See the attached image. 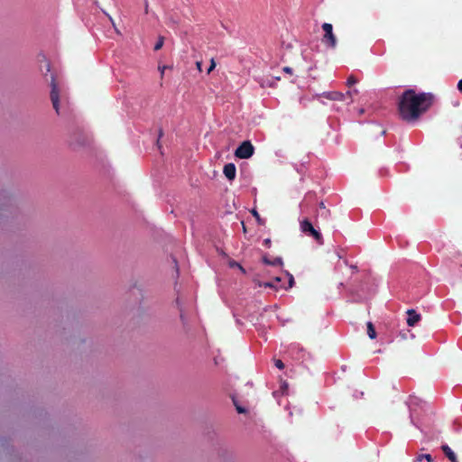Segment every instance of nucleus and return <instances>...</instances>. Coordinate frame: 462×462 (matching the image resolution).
Wrapping results in <instances>:
<instances>
[{
	"instance_id": "nucleus-13",
	"label": "nucleus",
	"mask_w": 462,
	"mask_h": 462,
	"mask_svg": "<svg viewBox=\"0 0 462 462\" xmlns=\"http://www.w3.org/2000/svg\"><path fill=\"white\" fill-rule=\"evenodd\" d=\"M433 458L430 454L419 455L413 462H432Z\"/></svg>"
},
{
	"instance_id": "nucleus-2",
	"label": "nucleus",
	"mask_w": 462,
	"mask_h": 462,
	"mask_svg": "<svg viewBox=\"0 0 462 462\" xmlns=\"http://www.w3.org/2000/svg\"><path fill=\"white\" fill-rule=\"evenodd\" d=\"M300 230L308 236L313 237L318 244L323 245V237L322 235L314 228L312 223L309 220V218H304L300 222Z\"/></svg>"
},
{
	"instance_id": "nucleus-8",
	"label": "nucleus",
	"mask_w": 462,
	"mask_h": 462,
	"mask_svg": "<svg viewBox=\"0 0 462 462\" xmlns=\"http://www.w3.org/2000/svg\"><path fill=\"white\" fill-rule=\"evenodd\" d=\"M406 313L408 316L406 322L409 327H414L421 319L420 314L417 313L415 310H408Z\"/></svg>"
},
{
	"instance_id": "nucleus-29",
	"label": "nucleus",
	"mask_w": 462,
	"mask_h": 462,
	"mask_svg": "<svg viewBox=\"0 0 462 462\" xmlns=\"http://www.w3.org/2000/svg\"><path fill=\"white\" fill-rule=\"evenodd\" d=\"M162 135H163V131H162V129L161 128V129L159 130V138H160V137H162Z\"/></svg>"
},
{
	"instance_id": "nucleus-20",
	"label": "nucleus",
	"mask_w": 462,
	"mask_h": 462,
	"mask_svg": "<svg viewBox=\"0 0 462 462\" xmlns=\"http://www.w3.org/2000/svg\"><path fill=\"white\" fill-rule=\"evenodd\" d=\"M235 405H236V411L238 413H245V408H243L242 406L237 405L236 402H235Z\"/></svg>"
},
{
	"instance_id": "nucleus-1",
	"label": "nucleus",
	"mask_w": 462,
	"mask_h": 462,
	"mask_svg": "<svg viewBox=\"0 0 462 462\" xmlns=\"http://www.w3.org/2000/svg\"><path fill=\"white\" fill-rule=\"evenodd\" d=\"M433 95L430 93H416L414 89H406L398 100V112L406 122H415L432 105Z\"/></svg>"
},
{
	"instance_id": "nucleus-28",
	"label": "nucleus",
	"mask_w": 462,
	"mask_h": 462,
	"mask_svg": "<svg viewBox=\"0 0 462 462\" xmlns=\"http://www.w3.org/2000/svg\"><path fill=\"white\" fill-rule=\"evenodd\" d=\"M148 8H149V4H148L147 1H145L144 11H145L146 14H148V11H149Z\"/></svg>"
},
{
	"instance_id": "nucleus-10",
	"label": "nucleus",
	"mask_w": 462,
	"mask_h": 462,
	"mask_svg": "<svg viewBox=\"0 0 462 462\" xmlns=\"http://www.w3.org/2000/svg\"><path fill=\"white\" fill-rule=\"evenodd\" d=\"M441 449L450 462H458L455 452L447 444L442 445Z\"/></svg>"
},
{
	"instance_id": "nucleus-15",
	"label": "nucleus",
	"mask_w": 462,
	"mask_h": 462,
	"mask_svg": "<svg viewBox=\"0 0 462 462\" xmlns=\"http://www.w3.org/2000/svg\"><path fill=\"white\" fill-rule=\"evenodd\" d=\"M164 43V38L162 36L159 37L157 42L154 45V51H159L162 48Z\"/></svg>"
},
{
	"instance_id": "nucleus-23",
	"label": "nucleus",
	"mask_w": 462,
	"mask_h": 462,
	"mask_svg": "<svg viewBox=\"0 0 462 462\" xmlns=\"http://www.w3.org/2000/svg\"><path fill=\"white\" fill-rule=\"evenodd\" d=\"M273 281L277 285H284L283 283H282V280L280 277H275Z\"/></svg>"
},
{
	"instance_id": "nucleus-24",
	"label": "nucleus",
	"mask_w": 462,
	"mask_h": 462,
	"mask_svg": "<svg viewBox=\"0 0 462 462\" xmlns=\"http://www.w3.org/2000/svg\"><path fill=\"white\" fill-rule=\"evenodd\" d=\"M282 70L288 74H292V69L290 67H284Z\"/></svg>"
},
{
	"instance_id": "nucleus-25",
	"label": "nucleus",
	"mask_w": 462,
	"mask_h": 462,
	"mask_svg": "<svg viewBox=\"0 0 462 462\" xmlns=\"http://www.w3.org/2000/svg\"><path fill=\"white\" fill-rule=\"evenodd\" d=\"M196 67H197L199 71H202V61H197L196 62Z\"/></svg>"
},
{
	"instance_id": "nucleus-11",
	"label": "nucleus",
	"mask_w": 462,
	"mask_h": 462,
	"mask_svg": "<svg viewBox=\"0 0 462 462\" xmlns=\"http://www.w3.org/2000/svg\"><path fill=\"white\" fill-rule=\"evenodd\" d=\"M263 262L267 265L272 266H282L283 262L281 257H274L273 259H270L268 256L264 255L263 257Z\"/></svg>"
},
{
	"instance_id": "nucleus-12",
	"label": "nucleus",
	"mask_w": 462,
	"mask_h": 462,
	"mask_svg": "<svg viewBox=\"0 0 462 462\" xmlns=\"http://www.w3.org/2000/svg\"><path fill=\"white\" fill-rule=\"evenodd\" d=\"M367 335L371 339H374L376 337V331L372 322H367Z\"/></svg>"
},
{
	"instance_id": "nucleus-30",
	"label": "nucleus",
	"mask_w": 462,
	"mask_h": 462,
	"mask_svg": "<svg viewBox=\"0 0 462 462\" xmlns=\"http://www.w3.org/2000/svg\"><path fill=\"white\" fill-rule=\"evenodd\" d=\"M46 69H47V71H50V70H51V66H50V64H49V63H47V64H46Z\"/></svg>"
},
{
	"instance_id": "nucleus-27",
	"label": "nucleus",
	"mask_w": 462,
	"mask_h": 462,
	"mask_svg": "<svg viewBox=\"0 0 462 462\" xmlns=\"http://www.w3.org/2000/svg\"><path fill=\"white\" fill-rule=\"evenodd\" d=\"M457 89L462 92V79L457 83Z\"/></svg>"
},
{
	"instance_id": "nucleus-16",
	"label": "nucleus",
	"mask_w": 462,
	"mask_h": 462,
	"mask_svg": "<svg viewBox=\"0 0 462 462\" xmlns=\"http://www.w3.org/2000/svg\"><path fill=\"white\" fill-rule=\"evenodd\" d=\"M356 82H357L356 78L354 75H350V76L347 78L346 85H347L348 87H351L352 85L356 84Z\"/></svg>"
},
{
	"instance_id": "nucleus-21",
	"label": "nucleus",
	"mask_w": 462,
	"mask_h": 462,
	"mask_svg": "<svg viewBox=\"0 0 462 462\" xmlns=\"http://www.w3.org/2000/svg\"><path fill=\"white\" fill-rule=\"evenodd\" d=\"M354 93H357V90H356V89H355V90H353V91H350V90H349V91H346V93H344V94L346 95V97H348L349 98H351V99H352V97H353V94H354Z\"/></svg>"
},
{
	"instance_id": "nucleus-18",
	"label": "nucleus",
	"mask_w": 462,
	"mask_h": 462,
	"mask_svg": "<svg viewBox=\"0 0 462 462\" xmlns=\"http://www.w3.org/2000/svg\"><path fill=\"white\" fill-rule=\"evenodd\" d=\"M216 68V62L214 59H211L209 68L208 69V74H209Z\"/></svg>"
},
{
	"instance_id": "nucleus-17",
	"label": "nucleus",
	"mask_w": 462,
	"mask_h": 462,
	"mask_svg": "<svg viewBox=\"0 0 462 462\" xmlns=\"http://www.w3.org/2000/svg\"><path fill=\"white\" fill-rule=\"evenodd\" d=\"M274 365H275V366H276L277 368H279V369H281V370L284 368V364H283V362H282V360H280V359H276V360H275V362H274Z\"/></svg>"
},
{
	"instance_id": "nucleus-3",
	"label": "nucleus",
	"mask_w": 462,
	"mask_h": 462,
	"mask_svg": "<svg viewBox=\"0 0 462 462\" xmlns=\"http://www.w3.org/2000/svg\"><path fill=\"white\" fill-rule=\"evenodd\" d=\"M254 148L250 141L243 142L236 150L235 155L239 159H248L253 156Z\"/></svg>"
},
{
	"instance_id": "nucleus-6",
	"label": "nucleus",
	"mask_w": 462,
	"mask_h": 462,
	"mask_svg": "<svg viewBox=\"0 0 462 462\" xmlns=\"http://www.w3.org/2000/svg\"><path fill=\"white\" fill-rule=\"evenodd\" d=\"M325 97L328 100L332 101H344L346 99V95L339 91H327L323 92L321 94L316 95V98L319 99V97Z\"/></svg>"
},
{
	"instance_id": "nucleus-4",
	"label": "nucleus",
	"mask_w": 462,
	"mask_h": 462,
	"mask_svg": "<svg viewBox=\"0 0 462 462\" xmlns=\"http://www.w3.org/2000/svg\"><path fill=\"white\" fill-rule=\"evenodd\" d=\"M322 29L325 32L322 42L330 48H335L337 46V38L333 33V27L331 23H324L322 24Z\"/></svg>"
},
{
	"instance_id": "nucleus-14",
	"label": "nucleus",
	"mask_w": 462,
	"mask_h": 462,
	"mask_svg": "<svg viewBox=\"0 0 462 462\" xmlns=\"http://www.w3.org/2000/svg\"><path fill=\"white\" fill-rule=\"evenodd\" d=\"M319 208L323 210L321 215L324 216L325 218H328L330 216V210L326 208L323 201L319 203Z\"/></svg>"
},
{
	"instance_id": "nucleus-26",
	"label": "nucleus",
	"mask_w": 462,
	"mask_h": 462,
	"mask_svg": "<svg viewBox=\"0 0 462 462\" xmlns=\"http://www.w3.org/2000/svg\"><path fill=\"white\" fill-rule=\"evenodd\" d=\"M168 68H169L168 66L159 67V69L161 70V77H162V78L163 77L164 70H165L166 69H168Z\"/></svg>"
},
{
	"instance_id": "nucleus-19",
	"label": "nucleus",
	"mask_w": 462,
	"mask_h": 462,
	"mask_svg": "<svg viewBox=\"0 0 462 462\" xmlns=\"http://www.w3.org/2000/svg\"><path fill=\"white\" fill-rule=\"evenodd\" d=\"M252 214L256 218L257 222L261 224L262 220H261V217H260V215L258 214V212L255 209H254V210H252Z\"/></svg>"
},
{
	"instance_id": "nucleus-22",
	"label": "nucleus",
	"mask_w": 462,
	"mask_h": 462,
	"mask_svg": "<svg viewBox=\"0 0 462 462\" xmlns=\"http://www.w3.org/2000/svg\"><path fill=\"white\" fill-rule=\"evenodd\" d=\"M271 245H272V241L270 238H266L263 240V245L266 246V247H271Z\"/></svg>"
},
{
	"instance_id": "nucleus-9",
	"label": "nucleus",
	"mask_w": 462,
	"mask_h": 462,
	"mask_svg": "<svg viewBox=\"0 0 462 462\" xmlns=\"http://www.w3.org/2000/svg\"><path fill=\"white\" fill-rule=\"evenodd\" d=\"M224 175L229 180H233L236 178V165L232 162L226 163L223 169Z\"/></svg>"
},
{
	"instance_id": "nucleus-31",
	"label": "nucleus",
	"mask_w": 462,
	"mask_h": 462,
	"mask_svg": "<svg viewBox=\"0 0 462 462\" xmlns=\"http://www.w3.org/2000/svg\"><path fill=\"white\" fill-rule=\"evenodd\" d=\"M108 18H109L110 22L112 23V24L115 26V23H114L113 18L111 16H109V15H108Z\"/></svg>"
},
{
	"instance_id": "nucleus-7",
	"label": "nucleus",
	"mask_w": 462,
	"mask_h": 462,
	"mask_svg": "<svg viewBox=\"0 0 462 462\" xmlns=\"http://www.w3.org/2000/svg\"><path fill=\"white\" fill-rule=\"evenodd\" d=\"M286 275L288 276L289 278V283H288V286H285V285H277L273 282V281H270V282H266L263 284V287L265 288H273L275 290H278L280 288H282V289H289V288H291L293 285H294V278L292 276V274H291L290 273H286Z\"/></svg>"
},
{
	"instance_id": "nucleus-5",
	"label": "nucleus",
	"mask_w": 462,
	"mask_h": 462,
	"mask_svg": "<svg viewBox=\"0 0 462 462\" xmlns=\"http://www.w3.org/2000/svg\"><path fill=\"white\" fill-rule=\"evenodd\" d=\"M51 100L52 103V106L55 109L57 114H60V90L58 88V84L56 82L54 75H51Z\"/></svg>"
}]
</instances>
